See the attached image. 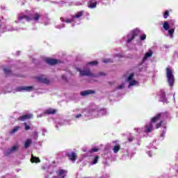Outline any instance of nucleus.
I'll return each instance as SVG.
<instances>
[{"label": "nucleus", "instance_id": "nucleus-1", "mask_svg": "<svg viewBox=\"0 0 178 178\" xmlns=\"http://www.w3.org/2000/svg\"><path fill=\"white\" fill-rule=\"evenodd\" d=\"M168 118V113H161L157 114L154 118H152L150 123L147 124L143 128H136L135 131L136 133H139V134H143V133H151L152 130L155 129H159V127H163L162 134L160 135L159 140H163V137H165V134H166V126L163 124V119H166Z\"/></svg>", "mask_w": 178, "mask_h": 178}, {"label": "nucleus", "instance_id": "nucleus-2", "mask_svg": "<svg viewBox=\"0 0 178 178\" xmlns=\"http://www.w3.org/2000/svg\"><path fill=\"white\" fill-rule=\"evenodd\" d=\"M40 17H41V14L38 13H31L29 12V15L21 14L18 17L17 21H15L16 23H22V22H34L37 23L38 20H40Z\"/></svg>", "mask_w": 178, "mask_h": 178}, {"label": "nucleus", "instance_id": "nucleus-3", "mask_svg": "<svg viewBox=\"0 0 178 178\" xmlns=\"http://www.w3.org/2000/svg\"><path fill=\"white\" fill-rule=\"evenodd\" d=\"M176 24V21L175 19H170L168 21H165L163 24V29L165 31H168L167 33V37H170L172 40L175 38V25Z\"/></svg>", "mask_w": 178, "mask_h": 178}, {"label": "nucleus", "instance_id": "nucleus-4", "mask_svg": "<svg viewBox=\"0 0 178 178\" xmlns=\"http://www.w3.org/2000/svg\"><path fill=\"white\" fill-rule=\"evenodd\" d=\"M84 15V11H79L76 13L72 18L60 17V21L63 23H70L72 27H74L76 24H80V17Z\"/></svg>", "mask_w": 178, "mask_h": 178}, {"label": "nucleus", "instance_id": "nucleus-5", "mask_svg": "<svg viewBox=\"0 0 178 178\" xmlns=\"http://www.w3.org/2000/svg\"><path fill=\"white\" fill-rule=\"evenodd\" d=\"M72 115L74 116V119H81L83 116H84L85 120L88 119H91V111L90 108L87 109H81V108H75L73 111Z\"/></svg>", "mask_w": 178, "mask_h": 178}, {"label": "nucleus", "instance_id": "nucleus-6", "mask_svg": "<svg viewBox=\"0 0 178 178\" xmlns=\"http://www.w3.org/2000/svg\"><path fill=\"white\" fill-rule=\"evenodd\" d=\"M91 119L93 118H97V116H105V115H108L109 111H108L106 108H101L98 106H92L90 108Z\"/></svg>", "mask_w": 178, "mask_h": 178}, {"label": "nucleus", "instance_id": "nucleus-7", "mask_svg": "<svg viewBox=\"0 0 178 178\" xmlns=\"http://www.w3.org/2000/svg\"><path fill=\"white\" fill-rule=\"evenodd\" d=\"M166 77L170 87H173L175 86V75L173 74V70L172 68H166Z\"/></svg>", "mask_w": 178, "mask_h": 178}, {"label": "nucleus", "instance_id": "nucleus-8", "mask_svg": "<svg viewBox=\"0 0 178 178\" xmlns=\"http://www.w3.org/2000/svg\"><path fill=\"white\" fill-rule=\"evenodd\" d=\"M154 52L152 50H149L147 53H145V56L143 58V62L140 63L138 65V69L140 72H143V70H145V67H143V65L144 64V62L148 59V58H151L153 55Z\"/></svg>", "mask_w": 178, "mask_h": 178}, {"label": "nucleus", "instance_id": "nucleus-9", "mask_svg": "<svg viewBox=\"0 0 178 178\" xmlns=\"http://www.w3.org/2000/svg\"><path fill=\"white\" fill-rule=\"evenodd\" d=\"M138 33H140V30L138 29H134L131 31L127 36V44H130L137 35H138Z\"/></svg>", "mask_w": 178, "mask_h": 178}, {"label": "nucleus", "instance_id": "nucleus-10", "mask_svg": "<svg viewBox=\"0 0 178 178\" xmlns=\"http://www.w3.org/2000/svg\"><path fill=\"white\" fill-rule=\"evenodd\" d=\"M134 74H130L127 79V83H129L128 88H130L131 87H133V86H137L138 84V81L134 79Z\"/></svg>", "mask_w": 178, "mask_h": 178}, {"label": "nucleus", "instance_id": "nucleus-11", "mask_svg": "<svg viewBox=\"0 0 178 178\" xmlns=\"http://www.w3.org/2000/svg\"><path fill=\"white\" fill-rule=\"evenodd\" d=\"M19 144H15L10 148H8L5 151V155H10V154H13L19 149Z\"/></svg>", "mask_w": 178, "mask_h": 178}, {"label": "nucleus", "instance_id": "nucleus-12", "mask_svg": "<svg viewBox=\"0 0 178 178\" xmlns=\"http://www.w3.org/2000/svg\"><path fill=\"white\" fill-rule=\"evenodd\" d=\"M77 71L79 72L80 76H87L88 77H95V75L91 73L90 70H81L80 68H77Z\"/></svg>", "mask_w": 178, "mask_h": 178}, {"label": "nucleus", "instance_id": "nucleus-13", "mask_svg": "<svg viewBox=\"0 0 178 178\" xmlns=\"http://www.w3.org/2000/svg\"><path fill=\"white\" fill-rule=\"evenodd\" d=\"M37 80L39 81V83H43L44 84H49V79H48L45 75L37 76Z\"/></svg>", "mask_w": 178, "mask_h": 178}, {"label": "nucleus", "instance_id": "nucleus-14", "mask_svg": "<svg viewBox=\"0 0 178 178\" xmlns=\"http://www.w3.org/2000/svg\"><path fill=\"white\" fill-rule=\"evenodd\" d=\"M56 113V110L54 108H47L46 111H44L43 114H40L38 115V118H42V116H44V115H54Z\"/></svg>", "mask_w": 178, "mask_h": 178}, {"label": "nucleus", "instance_id": "nucleus-15", "mask_svg": "<svg viewBox=\"0 0 178 178\" xmlns=\"http://www.w3.org/2000/svg\"><path fill=\"white\" fill-rule=\"evenodd\" d=\"M33 86H19L17 88V91L23 92V91H33Z\"/></svg>", "mask_w": 178, "mask_h": 178}, {"label": "nucleus", "instance_id": "nucleus-16", "mask_svg": "<svg viewBox=\"0 0 178 178\" xmlns=\"http://www.w3.org/2000/svg\"><path fill=\"white\" fill-rule=\"evenodd\" d=\"M97 3H98L97 0H89L88 1V8L90 9H95V8H97Z\"/></svg>", "mask_w": 178, "mask_h": 178}, {"label": "nucleus", "instance_id": "nucleus-17", "mask_svg": "<svg viewBox=\"0 0 178 178\" xmlns=\"http://www.w3.org/2000/svg\"><path fill=\"white\" fill-rule=\"evenodd\" d=\"M95 90H83L81 92V95H82V97H87V95H91V94H95Z\"/></svg>", "mask_w": 178, "mask_h": 178}, {"label": "nucleus", "instance_id": "nucleus-18", "mask_svg": "<svg viewBox=\"0 0 178 178\" xmlns=\"http://www.w3.org/2000/svg\"><path fill=\"white\" fill-rule=\"evenodd\" d=\"M46 63H47L48 65H56L58 63H59V61L56 59H54V58H47L46 59Z\"/></svg>", "mask_w": 178, "mask_h": 178}, {"label": "nucleus", "instance_id": "nucleus-19", "mask_svg": "<svg viewBox=\"0 0 178 178\" xmlns=\"http://www.w3.org/2000/svg\"><path fill=\"white\" fill-rule=\"evenodd\" d=\"M63 155L66 156H77V154L74 152H71L70 150H65L63 152Z\"/></svg>", "mask_w": 178, "mask_h": 178}, {"label": "nucleus", "instance_id": "nucleus-20", "mask_svg": "<svg viewBox=\"0 0 178 178\" xmlns=\"http://www.w3.org/2000/svg\"><path fill=\"white\" fill-rule=\"evenodd\" d=\"M33 118V114H26L19 118V120L22 122H24V120H27V119H31Z\"/></svg>", "mask_w": 178, "mask_h": 178}, {"label": "nucleus", "instance_id": "nucleus-21", "mask_svg": "<svg viewBox=\"0 0 178 178\" xmlns=\"http://www.w3.org/2000/svg\"><path fill=\"white\" fill-rule=\"evenodd\" d=\"M65 124V120L63 119H57L56 120V127H60V126H63Z\"/></svg>", "mask_w": 178, "mask_h": 178}, {"label": "nucleus", "instance_id": "nucleus-22", "mask_svg": "<svg viewBox=\"0 0 178 178\" xmlns=\"http://www.w3.org/2000/svg\"><path fill=\"white\" fill-rule=\"evenodd\" d=\"M160 101H161V102L168 103V99H166V95H165V92L163 91H161L160 93Z\"/></svg>", "mask_w": 178, "mask_h": 178}, {"label": "nucleus", "instance_id": "nucleus-23", "mask_svg": "<svg viewBox=\"0 0 178 178\" xmlns=\"http://www.w3.org/2000/svg\"><path fill=\"white\" fill-rule=\"evenodd\" d=\"M113 151L114 154H118V151H120V145L119 143H116L113 148Z\"/></svg>", "mask_w": 178, "mask_h": 178}, {"label": "nucleus", "instance_id": "nucleus-24", "mask_svg": "<svg viewBox=\"0 0 178 178\" xmlns=\"http://www.w3.org/2000/svg\"><path fill=\"white\" fill-rule=\"evenodd\" d=\"M33 143V140L30 138L26 139V140L24 143V148H29L30 147V145Z\"/></svg>", "mask_w": 178, "mask_h": 178}, {"label": "nucleus", "instance_id": "nucleus-25", "mask_svg": "<svg viewBox=\"0 0 178 178\" xmlns=\"http://www.w3.org/2000/svg\"><path fill=\"white\" fill-rule=\"evenodd\" d=\"M99 151V147H95L88 151V154H94V152H98Z\"/></svg>", "mask_w": 178, "mask_h": 178}, {"label": "nucleus", "instance_id": "nucleus-26", "mask_svg": "<svg viewBox=\"0 0 178 178\" xmlns=\"http://www.w3.org/2000/svg\"><path fill=\"white\" fill-rule=\"evenodd\" d=\"M31 162L33 163H40V159L38 157L32 156L31 159Z\"/></svg>", "mask_w": 178, "mask_h": 178}, {"label": "nucleus", "instance_id": "nucleus-27", "mask_svg": "<svg viewBox=\"0 0 178 178\" xmlns=\"http://www.w3.org/2000/svg\"><path fill=\"white\" fill-rule=\"evenodd\" d=\"M31 137L33 140H38V131H33L31 134Z\"/></svg>", "mask_w": 178, "mask_h": 178}, {"label": "nucleus", "instance_id": "nucleus-28", "mask_svg": "<svg viewBox=\"0 0 178 178\" xmlns=\"http://www.w3.org/2000/svg\"><path fill=\"white\" fill-rule=\"evenodd\" d=\"M103 63H112L113 62V60L111 58H104L102 60Z\"/></svg>", "mask_w": 178, "mask_h": 178}, {"label": "nucleus", "instance_id": "nucleus-29", "mask_svg": "<svg viewBox=\"0 0 178 178\" xmlns=\"http://www.w3.org/2000/svg\"><path fill=\"white\" fill-rule=\"evenodd\" d=\"M19 129L20 127L19 126L14 127V129L11 131V134H14V133H16Z\"/></svg>", "mask_w": 178, "mask_h": 178}, {"label": "nucleus", "instance_id": "nucleus-30", "mask_svg": "<svg viewBox=\"0 0 178 178\" xmlns=\"http://www.w3.org/2000/svg\"><path fill=\"white\" fill-rule=\"evenodd\" d=\"M164 19H168L169 17V10H165L163 14Z\"/></svg>", "mask_w": 178, "mask_h": 178}, {"label": "nucleus", "instance_id": "nucleus-31", "mask_svg": "<svg viewBox=\"0 0 178 178\" xmlns=\"http://www.w3.org/2000/svg\"><path fill=\"white\" fill-rule=\"evenodd\" d=\"M88 65H91L92 66H97V65H98V61H92L88 63Z\"/></svg>", "mask_w": 178, "mask_h": 178}, {"label": "nucleus", "instance_id": "nucleus-32", "mask_svg": "<svg viewBox=\"0 0 178 178\" xmlns=\"http://www.w3.org/2000/svg\"><path fill=\"white\" fill-rule=\"evenodd\" d=\"M98 159H99L98 156L95 157V159H93V161L92 162V165H95L97 163H98Z\"/></svg>", "mask_w": 178, "mask_h": 178}, {"label": "nucleus", "instance_id": "nucleus-33", "mask_svg": "<svg viewBox=\"0 0 178 178\" xmlns=\"http://www.w3.org/2000/svg\"><path fill=\"white\" fill-rule=\"evenodd\" d=\"M69 159H70V161H72L73 163H74V161H75L76 160H77V157H76V156H70V157H69Z\"/></svg>", "mask_w": 178, "mask_h": 178}, {"label": "nucleus", "instance_id": "nucleus-34", "mask_svg": "<svg viewBox=\"0 0 178 178\" xmlns=\"http://www.w3.org/2000/svg\"><path fill=\"white\" fill-rule=\"evenodd\" d=\"M67 171L66 170H63V169H61V170H60V171H59V175H64V174H67Z\"/></svg>", "mask_w": 178, "mask_h": 178}, {"label": "nucleus", "instance_id": "nucleus-35", "mask_svg": "<svg viewBox=\"0 0 178 178\" xmlns=\"http://www.w3.org/2000/svg\"><path fill=\"white\" fill-rule=\"evenodd\" d=\"M3 70H4L5 74H6V75H8L10 73V70H9L8 68H4Z\"/></svg>", "mask_w": 178, "mask_h": 178}, {"label": "nucleus", "instance_id": "nucleus-36", "mask_svg": "<svg viewBox=\"0 0 178 178\" xmlns=\"http://www.w3.org/2000/svg\"><path fill=\"white\" fill-rule=\"evenodd\" d=\"M64 27H65V24H60V25H57L56 26V29H63Z\"/></svg>", "mask_w": 178, "mask_h": 178}, {"label": "nucleus", "instance_id": "nucleus-37", "mask_svg": "<svg viewBox=\"0 0 178 178\" xmlns=\"http://www.w3.org/2000/svg\"><path fill=\"white\" fill-rule=\"evenodd\" d=\"M145 38H147V35L143 34L140 36V41H144V40H145Z\"/></svg>", "mask_w": 178, "mask_h": 178}, {"label": "nucleus", "instance_id": "nucleus-38", "mask_svg": "<svg viewBox=\"0 0 178 178\" xmlns=\"http://www.w3.org/2000/svg\"><path fill=\"white\" fill-rule=\"evenodd\" d=\"M122 88H124V83L118 86L117 90H122Z\"/></svg>", "mask_w": 178, "mask_h": 178}, {"label": "nucleus", "instance_id": "nucleus-39", "mask_svg": "<svg viewBox=\"0 0 178 178\" xmlns=\"http://www.w3.org/2000/svg\"><path fill=\"white\" fill-rule=\"evenodd\" d=\"M25 130H30V126L27 125V124L24 123Z\"/></svg>", "mask_w": 178, "mask_h": 178}, {"label": "nucleus", "instance_id": "nucleus-40", "mask_svg": "<svg viewBox=\"0 0 178 178\" xmlns=\"http://www.w3.org/2000/svg\"><path fill=\"white\" fill-rule=\"evenodd\" d=\"M51 22H49V19H47L44 22V26H48V24H49Z\"/></svg>", "mask_w": 178, "mask_h": 178}, {"label": "nucleus", "instance_id": "nucleus-41", "mask_svg": "<svg viewBox=\"0 0 178 178\" xmlns=\"http://www.w3.org/2000/svg\"><path fill=\"white\" fill-rule=\"evenodd\" d=\"M115 58H123V56L120 54H118L115 56Z\"/></svg>", "mask_w": 178, "mask_h": 178}, {"label": "nucleus", "instance_id": "nucleus-42", "mask_svg": "<svg viewBox=\"0 0 178 178\" xmlns=\"http://www.w3.org/2000/svg\"><path fill=\"white\" fill-rule=\"evenodd\" d=\"M46 133H48V131H47V129H42V136H45Z\"/></svg>", "mask_w": 178, "mask_h": 178}, {"label": "nucleus", "instance_id": "nucleus-43", "mask_svg": "<svg viewBox=\"0 0 178 178\" xmlns=\"http://www.w3.org/2000/svg\"><path fill=\"white\" fill-rule=\"evenodd\" d=\"M128 141H129V143H131V142L133 141V138H128Z\"/></svg>", "mask_w": 178, "mask_h": 178}, {"label": "nucleus", "instance_id": "nucleus-44", "mask_svg": "<svg viewBox=\"0 0 178 178\" xmlns=\"http://www.w3.org/2000/svg\"><path fill=\"white\" fill-rule=\"evenodd\" d=\"M82 150L83 151V152H87V147H83Z\"/></svg>", "mask_w": 178, "mask_h": 178}, {"label": "nucleus", "instance_id": "nucleus-45", "mask_svg": "<svg viewBox=\"0 0 178 178\" xmlns=\"http://www.w3.org/2000/svg\"><path fill=\"white\" fill-rule=\"evenodd\" d=\"M62 79H63V80H66V76H65V75H63V76H62Z\"/></svg>", "mask_w": 178, "mask_h": 178}, {"label": "nucleus", "instance_id": "nucleus-46", "mask_svg": "<svg viewBox=\"0 0 178 178\" xmlns=\"http://www.w3.org/2000/svg\"><path fill=\"white\" fill-rule=\"evenodd\" d=\"M118 143V141H113V144H115V143Z\"/></svg>", "mask_w": 178, "mask_h": 178}, {"label": "nucleus", "instance_id": "nucleus-47", "mask_svg": "<svg viewBox=\"0 0 178 178\" xmlns=\"http://www.w3.org/2000/svg\"><path fill=\"white\" fill-rule=\"evenodd\" d=\"M148 155L151 156V152H148Z\"/></svg>", "mask_w": 178, "mask_h": 178}, {"label": "nucleus", "instance_id": "nucleus-48", "mask_svg": "<svg viewBox=\"0 0 178 178\" xmlns=\"http://www.w3.org/2000/svg\"><path fill=\"white\" fill-rule=\"evenodd\" d=\"M99 76H102V72L99 73Z\"/></svg>", "mask_w": 178, "mask_h": 178}, {"label": "nucleus", "instance_id": "nucleus-49", "mask_svg": "<svg viewBox=\"0 0 178 178\" xmlns=\"http://www.w3.org/2000/svg\"><path fill=\"white\" fill-rule=\"evenodd\" d=\"M110 146H111V145H109V144L106 145V147H110Z\"/></svg>", "mask_w": 178, "mask_h": 178}, {"label": "nucleus", "instance_id": "nucleus-50", "mask_svg": "<svg viewBox=\"0 0 178 178\" xmlns=\"http://www.w3.org/2000/svg\"><path fill=\"white\" fill-rule=\"evenodd\" d=\"M65 175H63V176L62 177H60V178H65Z\"/></svg>", "mask_w": 178, "mask_h": 178}, {"label": "nucleus", "instance_id": "nucleus-51", "mask_svg": "<svg viewBox=\"0 0 178 178\" xmlns=\"http://www.w3.org/2000/svg\"><path fill=\"white\" fill-rule=\"evenodd\" d=\"M174 99H175V94H174Z\"/></svg>", "mask_w": 178, "mask_h": 178}]
</instances>
